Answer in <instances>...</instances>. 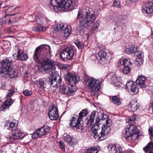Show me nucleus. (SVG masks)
I'll return each mask as SVG.
<instances>
[{"label": "nucleus", "mask_w": 153, "mask_h": 153, "mask_svg": "<svg viewBox=\"0 0 153 153\" xmlns=\"http://www.w3.org/2000/svg\"><path fill=\"white\" fill-rule=\"evenodd\" d=\"M128 109L130 110L131 111H134L138 109L139 106L137 103L136 101L132 100L128 105Z\"/></svg>", "instance_id": "23"}, {"label": "nucleus", "mask_w": 153, "mask_h": 153, "mask_svg": "<svg viewBox=\"0 0 153 153\" xmlns=\"http://www.w3.org/2000/svg\"><path fill=\"white\" fill-rule=\"evenodd\" d=\"M99 21H97L95 24V26L93 28V30H95L99 26Z\"/></svg>", "instance_id": "51"}, {"label": "nucleus", "mask_w": 153, "mask_h": 153, "mask_svg": "<svg viewBox=\"0 0 153 153\" xmlns=\"http://www.w3.org/2000/svg\"><path fill=\"white\" fill-rule=\"evenodd\" d=\"M61 23H59L57 24L56 26L55 27V30L56 31H60L61 32L62 26H61Z\"/></svg>", "instance_id": "44"}, {"label": "nucleus", "mask_w": 153, "mask_h": 153, "mask_svg": "<svg viewBox=\"0 0 153 153\" xmlns=\"http://www.w3.org/2000/svg\"><path fill=\"white\" fill-rule=\"evenodd\" d=\"M146 78L143 75L138 76L136 80V84L140 88H144L146 87Z\"/></svg>", "instance_id": "20"}, {"label": "nucleus", "mask_w": 153, "mask_h": 153, "mask_svg": "<svg viewBox=\"0 0 153 153\" xmlns=\"http://www.w3.org/2000/svg\"><path fill=\"white\" fill-rule=\"evenodd\" d=\"M74 48L71 47H65L61 53V57L65 59L69 60L71 59L74 55Z\"/></svg>", "instance_id": "9"}, {"label": "nucleus", "mask_w": 153, "mask_h": 153, "mask_svg": "<svg viewBox=\"0 0 153 153\" xmlns=\"http://www.w3.org/2000/svg\"><path fill=\"white\" fill-rule=\"evenodd\" d=\"M89 124L90 126H91V127L94 128L93 125L91 126L90 124ZM97 126V128H93L94 137L97 140H102L105 139V135L110 133L111 131L110 128L108 127L106 128L105 126H102L100 129L98 126Z\"/></svg>", "instance_id": "6"}, {"label": "nucleus", "mask_w": 153, "mask_h": 153, "mask_svg": "<svg viewBox=\"0 0 153 153\" xmlns=\"http://www.w3.org/2000/svg\"><path fill=\"white\" fill-rule=\"evenodd\" d=\"M32 30L34 31L40 32L39 25L33 27Z\"/></svg>", "instance_id": "49"}, {"label": "nucleus", "mask_w": 153, "mask_h": 153, "mask_svg": "<svg viewBox=\"0 0 153 153\" xmlns=\"http://www.w3.org/2000/svg\"><path fill=\"white\" fill-rule=\"evenodd\" d=\"M149 153H153V149L151 150Z\"/></svg>", "instance_id": "54"}, {"label": "nucleus", "mask_w": 153, "mask_h": 153, "mask_svg": "<svg viewBox=\"0 0 153 153\" xmlns=\"http://www.w3.org/2000/svg\"><path fill=\"white\" fill-rule=\"evenodd\" d=\"M153 148V143L150 142L143 149L144 151L146 152L148 151L150 149Z\"/></svg>", "instance_id": "38"}, {"label": "nucleus", "mask_w": 153, "mask_h": 153, "mask_svg": "<svg viewBox=\"0 0 153 153\" xmlns=\"http://www.w3.org/2000/svg\"><path fill=\"white\" fill-rule=\"evenodd\" d=\"M96 114L98 112L95 111L92 112L91 114L90 119L88 121V124H90L91 126L94 125V124L96 126H98L102 123L103 126L107 128L109 127L111 122V120L108 117V116L105 114L102 115L101 118L97 117L96 118V122H94V118Z\"/></svg>", "instance_id": "3"}, {"label": "nucleus", "mask_w": 153, "mask_h": 153, "mask_svg": "<svg viewBox=\"0 0 153 153\" xmlns=\"http://www.w3.org/2000/svg\"><path fill=\"white\" fill-rule=\"evenodd\" d=\"M88 113L87 109H85L82 110L79 114L78 117L77 115H74L70 120L71 122L70 125L72 127L76 128V129H79L81 130H84L83 127V124L81 122L83 121V118L85 117Z\"/></svg>", "instance_id": "4"}, {"label": "nucleus", "mask_w": 153, "mask_h": 153, "mask_svg": "<svg viewBox=\"0 0 153 153\" xmlns=\"http://www.w3.org/2000/svg\"><path fill=\"white\" fill-rule=\"evenodd\" d=\"M15 92L13 89H10L9 90L8 93L7 95V99H12L10 98V97L13 95Z\"/></svg>", "instance_id": "36"}, {"label": "nucleus", "mask_w": 153, "mask_h": 153, "mask_svg": "<svg viewBox=\"0 0 153 153\" xmlns=\"http://www.w3.org/2000/svg\"><path fill=\"white\" fill-rule=\"evenodd\" d=\"M64 140L71 146L73 145L75 143L74 138L72 137H71L69 135H67L65 136L64 138Z\"/></svg>", "instance_id": "29"}, {"label": "nucleus", "mask_w": 153, "mask_h": 153, "mask_svg": "<svg viewBox=\"0 0 153 153\" xmlns=\"http://www.w3.org/2000/svg\"><path fill=\"white\" fill-rule=\"evenodd\" d=\"M61 26H62L61 32L64 33L66 36H68L70 33L68 29V25L66 24L62 23H61Z\"/></svg>", "instance_id": "28"}, {"label": "nucleus", "mask_w": 153, "mask_h": 153, "mask_svg": "<svg viewBox=\"0 0 153 153\" xmlns=\"http://www.w3.org/2000/svg\"><path fill=\"white\" fill-rule=\"evenodd\" d=\"M12 60L10 58H6L3 59L0 62V74L5 73L9 74L10 75L13 74V71L12 70Z\"/></svg>", "instance_id": "7"}, {"label": "nucleus", "mask_w": 153, "mask_h": 153, "mask_svg": "<svg viewBox=\"0 0 153 153\" xmlns=\"http://www.w3.org/2000/svg\"><path fill=\"white\" fill-rule=\"evenodd\" d=\"M137 51V48L134 46H131L130 48H127L126 50V52L128 54L134 53Z\"/></svg>", "instance_id": "31"}, {"label": "nucleus", "mask_w": 153, "mask_h": 153, "mask_svg": "<svg viewBox=\"0 0 153 153\" xmlns=\"http://www.w3.org/2000/svg\"><path fill=\"white\" fill-rule=\"evenodd\" d=\"M127 129L133 134H137L138 133V130L137 129L135 125H128Z\"/></svg>", "instance_id": "27"}, {"label": "nucleus", "mask_w": 153, "mask_h": 153, "mask_svg": "<svg viewBox=\"0 0 153 153\" xmlns=\"http://www.w3.org/2000/svg\"><path fill=\"white\" fill-rule=\"evenodd\" d=\"M48 84L51 87H55L59 84L62 79L57 72H52L49 76Z\"/></svg>", "instance_id": "8"}, {"label": "nucleus", "mask_w": 153, "mask_h": 153, "mask_svg": "<svg viewBox=\"0 0 153 153\" xmlns=\"http://www.w3.org/2000/svg\"><path fill=\"white\" fill-rule=\"evenodd\" d=\"M82 18L84 19L80 22V26L83 28L90 25L96 19L95 14L91 12V9L88 8L79 11L77 19H79Z\"/></svg>", "instance_id": "1"}, {"label": "nucleus", "mask_w": 153, "mask_h": 153, "mask_svg": "<svg viewBox=\"0 0 153 153\" xmlns=\"http://www.w3.org/2000/svg\"><path fill=\"white\" fill-rule=\"evenodd\" d=\"M149 132L150 135V138L153 140V129L149 128Z\"/></svg>", "instance_id": "48"}, {"label": "nucleus", "mask_w": 153, "mask_h": 153, "mask_svg": "<svg viewBox=\"0 0 153 153\" xmlns=\"http://www.w3.org/2000/svg\"><path fill=\"white\" fill-rule=\"evenodd\" d=\"M59 146L62 151H65V145L63 142L60 141L59 142Z\"/></svg>", "instance_id": "45"}, {"label": "nucleus", "mask_w": 153, "mask_h": 153, "mask_svg": "<svg viewBox=\"0 0 153 153\" xmlns=\"http://www.w3.org/2000/svg\"><path fill=\"white\" fill-rule=\"evenodd\" d=\"M33 56V59L36 62L38 63L39 62V56L40 54L36 52V51H34Z\"/></svg>", "instance_id": "37"}, {"label": "nucleus", "mask_w": 153, "mask_h": 153, "mask_svg": "<svg viewBox=\"0 0 153 153\" xmlns=\"http://www.w3.org/2000/svg\"><path fill=\"white\" fill-rule=\"evenodd\" d=\"M118 62L124 66L123 71L125 74H127L129 73L130 71V68L132 64L129 59H122L119 60Z\"/></svg>", "instance_id": "15"}, {"label": "nucleus", "mask_w": 153, "mask_h": 153, "mask_svg": "<svg viewBox=\"0 0 153 153\" xmlns=\"http://www.w3.org/2000/svg\"><path fill=\"white\" fill-rule=\"evenodd\" d=\"M125 87L127 91L131 95L136 94L139 91L138 88L136 87L135 82L132 81H128Z\"/></svg>", "instance_id": "12"}, {"label": "nucleus", "mask_w": 153, "mask_h": 153, "mask_svg": "<svg viewBox=\"0 0 153 153\" xmlns=\"http://www.w3.org/2000/svg\"><path fill=\"white\" fill-rule=\"evenodd\" d=\"M38 16H36V18H35V20L36 21H38Z\"/></svg>", "instance_id": "55"}, {"label": "nucleus", "mask_w": 153, "mask_h": 153, "mask_svg": "<svg viewBox=\"0 0 153 153\" xmlns=\"http://www.w3.org/2000/svg\"><path fill=\"white\" fill-rule=\"evenodd\" d=\"M126 131V132L124 135V137L126 139L129 140L131 139V136L133 135L128 130L127 128Z\"/></svg>", "instance_id": "35"}, {"label": "nucleus", "mask_w": 153, "mask_h": 153, "mask_svg": "<svg viewBox=\"0 0 153 153\" xmlns=\"http://www.w3.org/2000/svg\"><path fill=\"white\" fill-rule=\"evenodd\" d=\"M135 120V117L134 116H132L129 119V123H130L132 121H134Z\"/></svg>", "instance_id": "52"}, {"label": "nucleus", "mask_w": 153, "mask_h": 153, "mask_svg": "<svg viewBox=\"0 0 153 153\" xmlns=\"http://www.w3.org/2000/svg\"><path fill=\"white\" fill-rule=\"evenodd\" d=\"M76 45L79 49H82L83 48L84 45L82 42H81L77 40L75 42Z\"/></svg>", "instance_id": "40"}, {"label": "nucleus", "mask_w": 153, "mask_h": 153, "mask_svg": "<svg viewBox=\"0 0 153 153\" xmlns=\"http://www.w3.org/2000/svg\"><path fill=\"white\" fill-rule=\"evenodd\" d=\"M19 19L18 18L17 19L16 21H18V20Z\"/></svg>", "instance_id": "56"}, {"label": "nucleus", "mask_w": 153, "mask_h": 153, "mask_svg": "<svg viewBox=\"0 0 153 153\" xmlns=\"http://www.w3.org/2000/svg\"><path fill=\"white\" fill-rule=\"evenodd\" d=\"M69 67V65L68 64H62L60 65V67L62 69L67 70Z\"/></svg>", "instance_id": "46"}, {"label": "nucleus", "mask_w": 153, "mask_h": 153, "mask_svg": "<svg viewBox=\"0 0 153 153\" xmlns=\"http://www.w3.org/2000/svg\"><path fill=\"white\" fill-rule=\"evenodd\" d=\"M24 137V134L17 129L12 131V134L10 136V139L13 140L22 139Z\"/></svg>", "instance_id": "18"}, {"label": "nucleus", "mask_w": 153, "mask_h": 153, "mask_svg": "<svg viewBox=\"0 0 153 153\" xmlns=\"http://www.w3.org/2000/svg\"><path fill=\"white\" fill-rule=\"evenodd\" d=\"M109 153H121L122 148L119 145L116 144H110L108 147Z\"/></svg>", "instance_id": "17"}, {"label": "nucleus", "mask_w": 153, "mask_h": 153, "mask_svg": "<svg viewBox=\"0 0 153 153\" xmlns=\"http://www.w3.org/2000/svg\"><path fill=\"white\" fill-rule=\"evenodd\" d=\"M54 61L50 59H48L42 63V67L44 71L47 73L55 70V66L54 64Z\"/></svg>", "instance_id": "11"}, {"label": "nucleus", "mask_w": 153, "mask_h": 153, "mask_svg": "<svg viewBox=\"0 0 153 153\" xmlns=\"http://www.w3.org/2000/svg\"><path fill=\"white\" fill-rule=\"evenodd\" d=\"M50 131V128L47 126H44L38 129L33 134V138L40 137L48 134Z\"/></svg>", "instance_id": "10"}, {"label": "nucleus", "mask_w": 153, "mask_h": 153, "mask_svg": "<svg viewBox=\"0 0 153 153\" xmlns=\"http://www.w3.org/2000/svg\"><path fill=\"white\" fill-rule=\"evenodd\" d=\"M40 32H44L46 30V27H45L39 25Z\"/></svg>", "instance_id": "50"}, {"label": "nucleus", "mask_w": 153, "mask_h": 153, "mask_svg": "<svg viewBox=\"0 0 153 153\" xmlns=\"http://www.w3.org/2000/svg\"><path fill=\"white\" fill-rule=\"evenodd\" d=\"M23 94L26 96H30L32 94V92L28 90H26L23 92Z\"/></svg>", "instance_id": "43"}, {"label": "nucleus", "mask_w": 153, "mask_h": 153, "mask_svg": "<svg viewBox=\"0 0 153 153\" xmlns=\"http://www.w3.org/2000/svg\"><path fill=\"white\" fill-rule=\"evenodd\" d=\"M48 116L52 120H56L59 117L57 107L54 105L50 107L48 113Z\"/></svg>", "instance_id": "14"}, {"label": "nucleus", "mask_w": 153, "mask_h": 153, "mask_svg": "<svg viewBox=\"0 0 153 153\" xmlns=\"http://www.w3.org/2000/svg\"><path fill=\"white\" fill-rule=\"evenodd\" d=\"M113 5L116 7H120V2L119 1H114L113 3Z\"/></svg>", "instance_id": "47"}, {"label": "nucleus", "mask_w": 153, "mask_h": 153, "mask_svg": "<svg viewBox=\"0 0 153 153\" xmlns=\"http://www.w3.org/2000/svg\"><path fill=\"white\" fill-rule=\"evenodd\" d=\"M137 62H138L137 65H140L142 64L143 62V60L142 58H137L136 59Z\"/></svg>", "instance_id": "42"}, {"label": "nucleus", "mask_w": 153, "mask_h": 153, "mask_svg": "<svg viewBox=\"0 0 153 153\" xmlns=\"http://www.w3.org/2000/svg\"><path fill=\"white\" fill-rule=\"evenodd\" d=\"M33 83L36 85H39V88L41 89L44 88V81L41 79L35 80L33 82Z\"/></svg>", "instance_id": "32"}, {"label": "nucleus", "mask_w": 153, "mask_h": 153, "mask_svg": "<svg viewBox=\"0 0 153 153\" xmlns=\"http://www.w3.org/2000/svg\"><path fill=\"white\" fill-rule=\"evenodd\" d=\"M143 12L145 13H150L153 12V5L151 3L144 4L142 6Z\"/></svg>", "instance_id": "19"}, {"label": "nucleus", "mask_w": 153, "mask_h": 153, "mask_svg": "<svg viewBox=\"0 0 153 153\" xmlns=\"http://www.w3.org/2000/svg\"><path fill=\"white\" fill-rule=\"evenodd\" d=\"M18 124L16 123L12 122L9 123L8 126V129L11 130L12 131L17 129L16 127L17 126Z\"/></svg>", "instance_id": "33"}, {"label": "nucleus", "mask_w": 153, "mask_h": 153, "mask_svg": "<svg viewBox=\"0 0 153 153\" xmlns=\"http://www.w3.org/2000/svg\"><path fill=\"white\" fill-rule=\"evenodd\" d=\"M85 81L88 83V87L94 96L98 95L97 92L100 90L101 83L103 81L102 79H95L91 77H88L85 79Z\"/></svg>", "instance_id": "5"}, {"label": "nucleus", "mask_w": 153, "mask_h": 153, "mask_svg": "<svg viewBox=\"0 0 153 153\" xmlns=\"http://www.w3.org/2000/svg\"><path fill=\"white\" fill-rule=\"evenodd\" d=\"M134 55L137 58H142L143 56V53L140 51H136L134 53Z\"/></svg>", "instance_id": "41"}, {"label": "nucleus", "mask_w": 153, "mask_h": 153, "mask_svg": "<svg viewBox=\"0 0 153 153\" xmlns=\"http://www.w3.org/2000/svg\"><path fill=\"white\" fill-rule=\"evenodd\" d=\"M98 56L97 57L99 60H103L104 61L108 58V56H107V53L103 50H101L98 53Z\"/></svg>", "instance_id": "26"}, {"label": "nucleus", "mask_w": 153, "mask_h": 153, "mask_svg": "<svg viewBox=\"0 0 153 153\" xmlns=\"http://www.w3.org/2000/svg\"><path fill=\"white\" fill-rule=\"evenodd\" d=\"M112 102L117 105H119L121 103L120 99L116 96H112L111 97Z\"/></svg>", "instance_id": "34"}, {"label": "nucleus", "mask_w": 153, "mask_h": 153, "mask_svg": "<svg viewBox=\"0 0 153 153\" xmlns=\"http://www.w3.org/2000/svg\"><path fill=\"white\" fill-rule=\"evenodd\" d=\"M46 49L50 51V46L47 45H43L37 47L35 51H36L37 53L40 55L42 54V53L44 52Z\"/></svg>", "instance_id": "22"}, {"label": "nucleus", "mask_w": 153, "mask_h": 153, "mask_svg": "<svg viewBox=\"0 0 153 153\" xmlns=\"http://www.w3.org/2000/svg\"><path fill=\"white\" fill-rule=\"evenodd\" d=\"M13 102V99H8L6 100L2 104L1 107V109L2 111H4L5 109L9 108V107Z\"/></svg>", "instance_id": "24"}, {"label": "nucleus", "mask_w": 153, "mask_h": 153, "mask_svg": "<svg viewBox=\"0 0 153 153\" xmlns=\"http://www.w3.org/2000/svg\"><path fill=\"white\" fill-rule=\"evenodd\" d=\"M17 59L21 61H26L28 59L27 54L21 52L20 50H19L17 54Z\"/></svg>", "instance_id": "25"}, {"label": "nucleus", "mask_w": 153, "mask_h": 153, "mask_svg": "<svg viewBox=\"0 0 153 153\" xmlns=\"http://www.w3.org/2000/svg\"><path fill=\"white\" fill-rule=\"evenodd\" d=\"M151 107L152 109V110H153V102H152V105H151Z\"/></svg>", "instance_id": "53"}, {"label": "nucleus", "mask_w": 153, "mask_h": 153, "mask_svg": "<svg viewBox=\"0 0 153 153\" xmlns=\"http://www.w3.org/2000/svg\"><path fill=\"white\" fill-rule=\"evenodd\" d=\"M78 4V0H51L50 7L53 10L56 11L59 8H62L65 11L70 10V7H75Z\"/></svg>", "instance_id": "2"}, {"label": "nucleus", "mask_w": 153, "mask_h": 153, "mask_svg": "<svg viewBox=\"0 0 153 153\" xmlns=\"http://www.w3.org/2000/svg\"><path fill=\"white\" fill-rule=\"evenodd\" d=\"M112 80L113 81V83H114L113 85H114V86L120 87V83L118 82L117 78L115 76H113L112 78Z\"/></svg>", "instance_id": "39"}, {"label": "nucleus", "mask_w": 153, "mask_h": 153, "mask_svg": "<svg viewBox=\"0 0 153 153\" xmlns=\"http://www.w3.org/2000/svg\"><path fill=\"white\" fill-rule=\"evenodd\" d=\"M64 79L71 84V86H72L73 84H76L79 80L76 75L71 72H68L65 74L64 76Z\"/></svg>", "instance_id": "13"}, {"label": "nucleus", "mask_w": 153, "mask_h": 153, "mask_svg": "<svg viewBox=\"0 0 153 153\" xmlns=\"http://www.w3.org/2000/svg\"><path fill=\"white\" fill-rule=\"evenodd\" d=\"M99 148L98 146L89 147L85 153H98Z\"/></svg>", "instance_id": "30"}, {"label": "nucleus", "mask_w": 153, "mask_h": 153, "mask_svg": "<svg viewBox=\"0 0 153 153\" xmlns=\"http://www.w3.org/2000/svg\"><path fill=\"white\" fill-rule=\"evenodd\" d=\"M11 19L12 17L10 15H7L4 17H2L0 20V24L2 25L7 24H12L14 22L11 20Z\"/></svg>", "instance_id": "21"}, {"label": "nucleus", "mask_w": 153, "mask_h": 153, "mask_svg": "<svg viewBox=\"0 0 153 153\" xmlns=\"http://www.w3.org/2000/svg\"><path fill=\"white\" fill-rule=\"evenodd\" d=\"M72 86L71 85V87H69L64 85H61L60 88V91L62 94L72 95L74 94L76 90L75 88Z\"/></svg>", "instance_id": "16"}]
</instances>
